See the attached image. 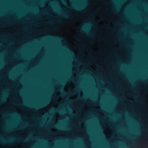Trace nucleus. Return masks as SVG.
<instances>
[{
	"label": "nucleus",
	"instance_id": "f257e3e1",
	"mask_svg": "<svg viewBox=\"0 0 148 148\" xmlns=\"http://www.w3.org/2000/svg\"><path fill=\"white\" fill-rule=\"evenodd\" d=\"M48 103V102L47 101L45 102L42 106H45Z\"/></svg>",
	"mask_w": 148,
	"mask_h": 148
},
{
	"label": "nucleus",
	"instance_id": "f03ea898",
	"mask_svg": "<svg viewBox=\"0 0 148 148\" xmlns=\"http://www.w3.org/2000/svg\"><path fill=\"white\" fill-rule=\"evenodd\" d=\"M62 16H64V17H65L66 18H67V17H68V15H67L66 14H63L62 15Z\"/></svg>",
	"mask_w": 148,
	"mask_h": 148
},
{
	"label": "nucleus",
	"instance_id": "7ed1b4c3",
	"mask_svg": "<svg viewBox=\"0 0 148 148\" xmlns=\"http://www.w3.org/2000/svg\"><path fill=\"white\" fill-rule=\"evenodd\" d=\"M75 8L78 10H80L81 9V8Z\"/></svg>",
	"mask_w": 148,
	"mask_h": 148
},
{
	"label": "nucleus",
	"instance_id": "20e7f679",
	"mask_svg": "<svg viewBox=\"0 0 148 148\" xmlns=\"http://www.w3.org/2000/svg\"><path fill=\"white\" fill-rule=\"evenodd\" d=\"M101 20H105V18L103 17L101 18Z\"/></svg>",
	"mask_w": 148,
	"mask_h": 148
},
{
	"label": "nucleus",
	"instance_id": "39448f33",
	"mask_svg": "<svg viewBox=\"0 0 148 148\" xmlns=\"http://www.w3.org/2000/svg\"><path fill=\"white\" fill-rule=\"evenodd\" d=\"M72 94H75V92H72Z\"/></svg>",
	"mask_w": 148,
	"mask_h": 148
},
{
	"label": "nucleus",
	"instance_id": "423d86ee",
	"mask_svg": "<svg viewBox=\"0 0 148 148\" xmlns=\"http://www.w3.org/2000/svg\"><path fill=\"white\" fill-rule=\"evenodd\" d=\"M25 140H23V142H25Z\"/></svg>",
	"mask_w": 148,
	"mask_h": 148
},
{
	"label": "nucleus",
	"instance_id": "0eeeda50",
	"mask_svg": "<svg viewBox=\"0 0 148 148\" xmlns=\"http://www.w3.org/2000/svg\"><path fill=\"white\" fill-rule=\"evenodd\" d=\"M59 21L60 22H61L60 21Z\"/></svg>",
	"mask_w": 148,
	"mask_h": 148
},
{
	"label": "nucleus",
	"instance_id": "6e6552de",
	"mask_svg": "<svg viewBox=\"0 0 148 148\" xmlns=\"http://www.w3.org/2000/svg\"><path fill=\"white\" fill-rule=\"evenodd\" d=\"M81 32H83L82 31H81Z\"/></svg>",
	"mask_w": 148,
	"mask_h": 148
},
{
	"label": "nucleus",
	"instance_id": "1a4fd4ad",
	"mask_svg": "<svg viewBox=\"0 0 148 148\" xmlns=\"http://www.w3.org/2000/svg\"><path fill=\"white\" fill-rule=\"evenodd\" d=\"M88 35H89V36H90V35H89V34H88Z\"/></svg>",
	"mask_w": 148,
	"mask_h": 148
},
{
	"label": "nucleus",
	"instance_id": "9d476101",
	"mask_svg": "<svg viewBox=\"0 0 148 148\" xmlns=\"http://www.w3.org/2000/svg\"><path fill=\"white\" fill-rule=\"evenodd\" d=\"M88 35H89V36H90V35H89V34H88Z\"/></svg>",
	"mask_w": 148,
	"mask_h": 148
},
{
	"label": "nucleus",
	"instance_id": "9b49d317",
	"mask_svg": "<svg viewBox=\"0 0 148 148\" xmlns=\"http://www.w3.org/2000/svg\"><path fill=\"white\" fill-rule=\"evenodd\" d=\"M88 35H89V36H90V35H89V34H88Z\"/></svg>",
	"mask_w": 148,
	"mask_h": 148
}]
</instances>
